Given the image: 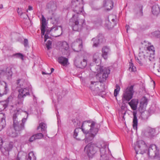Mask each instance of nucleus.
<instances>
[{
  "mask_svg": "<svg viewBox=\"0 0 160 160\" xmlns=\"http://www.w3.org/2000/svg\"><path fill=\"white\" fill-rule=\"evenodd\" d=\"M72 6L73 11L77 14L74 15L70 19L69 25L72 27L73 30H80L82 26L85 22L84 19L80 18V15L78 14L82 13L84 16L83 2L82 0H72Z\"/></svg>",
  "mask_w": 160,
  "mask_h": 160,
  "instance_id": "f257e3e1",
  "label": "nucleus"
},
{
  "mask_svg": "<svg viewBox=\"0 0 160 160\" xmlns=\"http://www.w3.org/2000/svg\"><path fill=\"white\" fill-rule=\"evenodd\" d=\"M96 123L95 122L90 120L83 122L81 128L79 127L75 129L73 134L74 137L76 138L78 136L79 129H80L85 135V138L84 139L85 141L88 142L91 141L98 131V129L95 127Z\"/></svg>",
  "mask_w": 160,
  "mask_h": 160,
  "instance_id": "f03ea898",
  "label": "nucleus"
},
{
  "mask_svg": "<svg viewBox=\"0 0 160 160\" xmlns=\"http://www.w3.org/2000/svg\"><path fill=\"white\" fill-rule=\"evenodd\" d=\"M110 70L108 68L101 67L97 65L96 75L97 79L99 80V83L104 81L108 78L110 73Z\"/></svg>",
  "mask_w": 160,
  "mask_h": 160,
  "instance_id": "7ed1b4c3",
  "label": "nucleus"
},
{
  "mask_svg": "<svg viewBox=\"0 0 160 160\" xmlns=\"http://www.w3.org/2000/svg\"><path fill=\"white\" fill-rule=\"evenodd\" d=\"M122 104L121 109V111L122 112V114H124L123 118H124V116L126 113V110L127 109V107L125 103H128L130 106V87H128L125 90L123 94L122 97Z\"/></svg>",
  "mask_w": 160,
  "mask_h": 160,
  "instance_id": "20e7f679",
  "label": "nucleus"
},
{
  "mask_svg": "<svg viewBox=\"0 0 160 160\" xmlns=\"http://www.w3.org/2000/svg\"><path fill=\"white\" fill-rule=\"evenodd\" d=\"M138 103V100L137 99H133L131 100V108L133 110V118L132 126L134 129L137 130L138 123V119L137 117V106Z\"/></svg>",
  "mask_w": 160,
  "mask_h": 160,
  "instance_id": "39448f33",
  "label": "nucleus"
},
{
  "mask_svg": "<svg viewBox=\"0 0 160 160\" xmlns=\"http://www.w3.org/2000/svg\"><path fill=\"white\" fill-rule=\"evenodd\" d=\"M18 115V112L14 113L13 115V126L16 131L19 132L24 129V124L26 121V118H23L22 122H18L17 116Z\"/></svg>",
  "mask_w": 160,
  "mask_h": 160,
  "instance_id": "423d86ee",
  "label": "nucleus"
},
{
  "mask_svg": "<svg viewBox=\"0 0 160 160\" xmlns=\"http://www.w3.org/2000/svg\"><path fill=\"white\" fill-rule=\"evenodd\" d=\"M134 148L137 154H142L147 152L148 147L144 141L139 140L136 142Z\"/></svg>",
  "mask_w": 160,
  "mask_h": 160,
  "instance_id": "0eeeda50",
  "label": "nucleus"
},
{
  "mask_svg": "<svg viewBox=\"0 0 160 160\" xmlns=\"http://www.w3.org/2000/svg\"><path fill=\"white\" fill-rule=\"evenodd\" d=\"M84 150L86 151L89 158H92L98 150L97 143L96 144L90 143L88 144L84 148Z\"/></svg>",
  "mask_w": 160,
  "mask_h": 160,
  "instance_id": "6e6552de",
  "label": "nucleus"
},
{
  "mask_svg": "<svg viewBox=\"0 0 160 160\" xmlns=\"http://www.w3.org/2000/svg\"><path fill=\"white\" fill-rule=\"evenodd\" d=\"M148 149V155L149 157L152 158H158L160 160V154H159V150L156 145H151Z\"/></svg>",
  "mask_w": 160,
  "mask_h": 160,
  "instance_id": "1a4fd4ad",
  "label": "nucleus"
},
{
  "mask_svg": "<svg viewBox=\"0 0 160 160\" xmlns=\"http://www.w3.org/2000/svg\"><path fill=\"white\" fill-rule=\"evenodd\" d=\"M19 94L18 96L17 103L22 105L23 103V98L27 96H29V90L28 88H21L18 90Z\"/></svg>",
  "mask_w": 160,
  "mask_h": 160,
  "instance_id": "9d476101",
  "label": "nucleus"
},
{
  "mask_svg": "<svg viewBox=\"0 0 160 160\" xmlns=\"http://www.w3.org/2000/svg\"><path fill=\"white\" fill-rule=\"evenodd\" d=\"M101 86V84L98 81H91V82L90 89L91 90L93 95L95 96L99 95L102 92V90L99 88V87Z\"/></svg>",
  "mask_w": 160,
  "mask_h": 160,
  "instance_id": "9b49d317",
  "label": "nucleus"
},
{
  "mask_svg": "<svg viewBox=\"0 0 160 160\" xmlns=\"http://www.w3.org/2000/svg\"><path fill=\"white\" fill-rule=\"evenodd\" d=\"M47 7L49 9V14L52 15L49 18L51 20L55 19V11L57 9L56 4L53 2L51 1L47 4Z\"/></svg>",
  "mask_w": 160,
  "mask_h": 160,
  "instance_id": "f8f14e48",
  "label": "nucleus"
},
{
  "mask_svg": "<svg viewBox=\"0 0 160 160\" xmlns=\"http://www.w3.org/2000/svg\"><path fill=\"white\" fill-rule=\"evenodd\" d=\"M72 47L75 52H79L81 51L82 48V40L80 38L76 39L72 43Z\"/></svg>",
  "mask_w": 160,
  "mask_h": 160,
  "instance_id": "ddd939ff",
  "label": "nucleus"
},
{
  "mask_svg": "<svg viewBox=\"0 0 160 160\" xmlns=\"http://www.w3.org/2000/svg\"><path fill=\"white\" fill-rule=\"evenodd\" d=\"M12 73L10 70L5 71L0 69V82L2 80L6 78L8 80L11 79Z\"/></svg>",
  "mask_w": 160,
  "mask_h": 160,
  "instance_id": "4468645a",
  "label": "nucleus"
},
{
  "mask_svg": "<svg viewBox=\"0 0 160 160\" xmlns=\"http://www.w3.org/2000/svg\"><path fill=\"white\" fill-rule=\"evenodd\" d=\"M97 145L98 146V150L99 149L101 157H105L106 144L104 142L101 141L97 143Z\"/></svg>",
  "mask_w": 160,
  "mask_h": 160,
  "instance_id": "2eb2a0df",
  "label": "nucleus"
},
{
  "mask_svg": "<svg viewBox=\"0 0 160 160\" xmlns=\"http://www.w3.org/2000/svg\"><path fill=\"white\" fill-rule=\"evenodd\" d=\"M62 33V28L61 26H55L52 27L51 36L54 37H58Z\"/></svg>",
  "mask_w": 160,
  "mask_h": 160,
  "instance_id": "dca6fc26",
  "label": "nucleus"
},
{
  "mask_svg": "<svg viewBox=\"0 0 160 160\" xmlns=\"http://www.w3.org/2000/svg\"><path fill=\"white\" fill-rule=\"evenodd\" d=\"M146 53L145 52L144 50V51H142L141 48H140V52L138 54V57H137V59H136L137 62H138L141 65L143 64V61L145 57H149L148 54L145 55L144 53Z\"/></svg>",
  "mask_w": 160,
  "mask_h": 160,
  "instance_id": "f3484780",
  "label": "nucleus"
},
{
  "mask_svg": "<svg viewBox=\"0 0 160 160\" xmlns=\"http://www.w3.org/2000/svg\"><path fill=\"white\" fill-rule=\"evenodd\" d=\"M75 65L78 68H85L87 64V60L83 59L82 61L80 60L79 59H77L74 62Z\"/></svg>",
  "mask_w": 160,
  "mask_h": 160,
  "instance_id": "a211bd4d",
  "label": "nucleus"
},
{
  "mask_svg": "<svg viewBox=\"0 0 160 160\" xmlns=\"http://www.w3.org/2000/svg\"><path fill=\"white\" fill-rule=\"evenodd\" d=\"M113 4L112 0H105L103 2V6L108 10H110L112 8Z\"/></svg>",
  "mask_w": 160,
  "mask_h": 160,
  "instance_id": "6ab92c4d",
  "label": "nucleus"
},
{
  "mask_svg": "<svg viewBox=\"0 0 160 160\" xmlns=\"http://www.w3.org/2000/svg\"><path fill=\"white\" fill-rule=\"evenodd\" d=\"M42 25L41 27V36L42 38L43 36L44 35L45 32L46 25V19L43 15L42 16L41 20Z\"/></svg>",
  "mask_w": 160,
  "mask_h": 160,
  "instance_id": "aec40b11",
  "label": "nucleus"
},
{
  "mask_svg": "<svg viewBox=\"0 0 160 160\" xmlns=\"http://www.w3.org/2000/svg\"><path fill=\"white\" fill-rule=\"evenodd\" d=\"M5 116L3 113H0V131L6 125Z\"/></svg>",
  "mask_w": 160,
  "mask_h": 160,
  "instance_id": "412c9836",
  "label": "nucleus"
},
{
  "mask_svg": "<svg viewBox=\"0 0 160 160\" xmlns=\"http://www.w3.org/2000/svg\"><path fill=\"white\" fill-rule=\"evenodd\" d=\"M145 52H146L147 54H148L149 57H154V48L152 46H150L149 47H147V49L144 50Z\"/></svg>",
  "mask_w": 160,
  "mask_h": 160,
  "instance_id": "4be33fe9",
  "label": "nucleus"
},
{
  "mask_svg": "<svg viewBox=\"0 0 160 160\" xmlns=\"http://www.w3.org/2000/svg\"><path fill=\"white\" fill-rule=\"evenodd\" d=\"M148 100L145 97H143V100L140 103L139 109L142 111H144L148 104Z\"/></svg>",
  "mask_w": 160,
  "mask_h": 160,
  "instance_id": "5701e85b",
  "label": "nucleus"
},
{
  "mask_svg": "<svg viewBox=\"0 0 160 160\" xmlns=\"http://www.w3.org/2000/svg\"><path fill=\"white\" fill-rule=\"evenodd\" d=\"M110 52V49L109 47L107 46H104L103 47L102 49V56L105 59L107 58L108 55Z\"/></svg>",
  "mask_w": 160,
  "mask_h": 160,
  "instance_id": "b1692460",
  "label": "nucleus"
},
{
  "mask_svg": "<svg viewBox=\"0 0 160 160\" xmlns=\"http://www.w3.org/2000/svg\"><path fill=\"white\" fill-rule=\"evenodd\" d=\"M146 133L148 137L150 138H153L156 136L155 130L154 128H148Z\"/></svg>",
  "mask_w": 160,
  "mask_h": 160,
  "instance_id": "393cba45",
  "label": "nucleus"
},
{
  "mask_svg": "<svg viewBox=\"0 0 160 160\" xmlns=\"http://www.w3.org/2000/svg\"><path fill=\"white\" fill-rule=\"evenodd\" d=\"M100 54L98 52L95 53L93 56V61L97 65H99V64L100 63L101 61L100 58L99 56Z\"/></svg>",
  "mask_w": 160,
  "mask_h": 160,
  "instance_id": "a878e982",
  "label": "nucleus"
},
{
  "mask_svg": "<svg viewBox=\"0 0 160 160\" xmlns=\"http://www.w3.org/2000/svg\"><path fill=\"white\" fill-rule=\"evenodd\" d=\"M47 128L46 124L43 122H41L40 123L39 126L37 127V130L40 129V130L39 131L42 132V133L45 134L47 132Z\"/></svg>",
  "mask_w": 160,
  "mask_h": 160,
  "instance_id": "bb28decb",
  "label": "nucleus"
},
{
  "mask_svg": "<svg viewBox=\"0 0 160 160\" xmlns=\"http://www.w3.org/2000/svg\"><path fill=\"white\" fill-rule=\"evenodd\" d=\"M152 12L153 15H158L160 12V8L158 5L157 4L154 5L152 8Z\"/></svg>",
  "mask_w": 160,
  "mask_h": 160,
  "instance_id": "cd10ccee",
  "label": "nucleus"
},
{
  "mask_svg": "<svg viewBox=\"0 0 160 160\" xmlns=\"http://www.w3.org/2000/svg\"><path fill=\"white\" fill-rule=\"evenodd\" d=\"M58 62L63 66H66L68 64V59L63 57H61L58 58Z\"/></svg>",
  "mask_w": 160,
  "mask_h": 160,
  "instance_id": "c85d7f7f",
  "label": "nucleus"
},
{
  "mask_svg": "<svg viewBox=\"0 0 160 160\" xmlns=\"http://www.w3.org/2000/svg\"><path fill=\"white\" fill-rule=\"evenodd\" d=\"M8 102L6 101H2L0 102V112L4 110L7 107Z\"/></svg>",
  "mask_w": 160,
  "mask_h": 160,
  "instance_id": "c756f323",
  "label": "nucleus"
},
{
  "mask_svg": "<svg viewBox=\"0 0 160 160\" xmlns=\"http://www.w3.org/2000/svg\"><path fill=\"white\" fill-rule=\"evenodd\" d=\"M136 89V86L135 84L131 85V99L132 98L133 96L134 93H137Z\"/></svg>",
  "mask_w": 160,
  "mask_h": 160,
  "instance_id": "7c9ffc66",
  "label": "nucleus"
},
{
  "mask_svg": "<svg viewBox=\"0 0 160 160\" xmlns=\"http://www.w3.org/2000/svg\"><path fill=\"white\" fill-rule=\"evenodd\" d=\"M13 146V142H10L6 146H5L4 149L6 151H9L12 149Z\"/></svg>",
  "mask_w": 160,
  "mask_h": 160,
  "instance_id": "2f4dec72",
  "label": "nucleus"
},
{
  "mask_svg": "<svg viewBox=\"0 0 160 160\" xmlns=\"http://www.w3.org/2000/svg\"><path fill=\"white\" fill-rule=\"evenodd\" d=\"M36 158L33 152H31L29 153L28 155L27 160H36Z\"/></svg>",
  "mask_w": 160,
  "mask_h": 160,
  "instance_id": "473e14b6",
  "label": "nucleus"
},
{
  "mask_svg": "<svg viewBox=\"0 0 160 160\" xmlns=\"http://www.w3.org/2000/svg\"><path fill=\"white\" fill-rule=\"evenodd\" d=\"M61 47L62 49L67 50L69 48L68 44L65 41L63 42L62 44Z\"/></svg>",
  "mask_w": 160,
  "mask_h": 160,
  "instance_id": "72a5a7b5",
  "label": "nucleus"
},
{
  "mask_svg": "<svg viewBox=\"0 0 160 160\" xmlns=\"http://www.w3.org/2000/svg\"><path fill=\"white\" fill-rule=\"evenodd\" d=\"M120 87L119 85L117 84L116 85V89H115L114 92V96L115 97H117L118 94L120 90Z\"/></svg>",
  "mask_w": 160,
  "mask_h": 160,
  "instance_id": "f704fd0d",
  "label": "nucleus"
},
{
  "mask_svg": "<svg viewBox=\"0 0 160 160\" xmlns=\"http://www.w3.org/2000/svg\"><path fill=\"white\" fill-rule=\"evenodd\" d=\"M92 41L93 42V47H97L98 44L100 43L99 42L98 39V38H93L92 39Z\"/></svg>",
  "mask_w": 160,
  "mask_h": 160,
  "instance_id": "c9c22d12",
  "label": "nucleus"
},
{
  "mask_svg": "<svg viewBox=\"0 0 160 160\" xmlns=\"http://www.w3.org/2000/svg\"><path fill=\"white\" fill-rule=\"evenodd\" d=\"M13 56L15 57L16 58H20L22 60H23V55L20 53H16L13 54Z\"/></svg>",
  "mask_w": 160,
  "mask_h": 160,
  "instance_id": "e433bc0d",
  "label": "nucleus"
},
{
  "mask_svg": "<svg viewBox=\"0 0 160 160\" xmlns=\"http://www.w3.org/2000/svg\"><path fill=\"white\" fill-rule=\"evenodd\" d=\"M5 83V85L4 88V92H2L1 91H0V97H2L3 95L6 94L7 93L8 90L7 85L6 84V83Z\"/></svg>",
  "mask_w": 160,
  "mask_h": 160,
  "instance_id": "4c0bfd02",
  "label": "nucleus"
},
{
  "mask_svg": "<svg viewBox=\"0 0 160 160\" xmlns=\"http://www.w3.org/2000/svg\"><path fill=\"white\" fill-rule=\"evenodd\" d=\"M96 38H98V39L100 43L102 42L104 40V37L101 34H99Z\"/></svg>",
  "mask_w": 160,
  "mask_h": 160,
  "instance_id": "58836bf2",
  "label": "nucleus"
},
{
  "mask_svg": "<svg viewBox=\"0 0 160 160\" xmlns=\"http://www.w3.org/2000/svg\"><path fill=\"white\" fill-rule=\"evenodd\" d=\"M36 139H41L43 136V134L41 133H39L34 135Z\"/></svg>",
  "mask_w": 160,
  "mask_h": 160,
  "instance_id": "ea45409f",
  "label": "nucleus"
},
{
  "mask_svg": "<svg viewBox=\"0 0 160 160\" xmlns=\"http://www.w3.org/2000/svg\"><path fill=\"white\" fill-rule=\"evenodd\" d=\"M152 34L154 36L157 38H160V31H155L152 33Z\"/></svg>",
  "mask_w": 160,
  "mask_h": 160,
  "instance_id": "a19ab883",
  "label": "nucleus"
},
{
  "mask_svg": "<svg viewBox=\"0 0 160 160\" xmlns=\"http://www.w3.org/2000/svg\"><path fill=\"white\" fill-rule=\"evenodd\" d=\"M131 68L132 72H136L137 69L136 67L133 65V64L132 62V60L131 59Z\"/></svg>",
  "mask_w": 160,
  "mask_h": 160,
  "instance_id": "79ce46f5",
  "label": "nucleus"
},
{
  "mask_svg": "<svg viewBox=\"0 0 160 160\" xmlns=\"http://www.w3.org/2000/svg\"><path fill=\"white\" fill-rule=\"evenodd\" d=\"M112 22L113 23V24L112 25H111V24H110V23L111 24L112 23L111 22V23L110 22L109 20H108L107 21V23L108 25V28H111L112 27H113L114 25H115V23L114 22L115 19L114 18H112Z\"/></svg>",
  "mask_w": 160,
  "mask_h": 160,
  "instance_id": "37998d69",
  "label": "nucleus"
},
{
  "mask_svg": "<svg viewBox=\"0 0 160 160\" xmlns=\"http://www.w3.org/2000/svg\"><path fill=\"white\" fill-rule=\"evenodd\" d=\"M139 11L137 13L138 16H142L143 15L142 6H141L138 9Z\"/></svg>",
  "mask_w": 160,
  "mask_h": 160,
  "instance_id": "c03bdc74",
  "label": "nucleus"
},
{
  "mask_svg": "<svg viewBox=\"0 0 160 160\" xmlns=\"http://www.w3.org/2000/svg\"><path fill=\"white\" fill-rule=\"evenodd\" d=\"M52 42L50 40H48L46 43V47L48 50H49L51 48Z\"/></svg>",
  "mask_w": 160,
  "mask_h": 160,
  "instance_id": "a18cd8bd",
  "label": "nucleus"
},
{
  "mask_svg": "<svg viewBox=\"0 0 160 160\" xmlns=\"http://www.w3.org/2000/svg\"><path fill=\"white\" fill-rule=\"evenodd\" d=\"M24 45L25 47H28V40L25 39L24 40Z\"/></svg>",
  "mask_w": 160,
  "mask_h": 160,
  "instance_id": "49530a36",
  "label": "nucleus"
},
{
  "mask_svg": "<svg viewBox=\"0 0 160 160\" xmlns=\"http://www.w3.org/2000/svg\"><path fill=\"white\" fill-rule=\"evenodd\" d=\"M17 12L18 13V14L21 16L22 14H25V12L23 13L22 12V10L21 9H19V8H18L17 10Z\"/></svg>",
  "mask_w": 160,
  "mask_h": 160,
  "instance_id": "de8ad7c7",
  "label": "nucleus"
},
{
  "mask_svg": "<svg viewBox=\"0 0 160 160\" xmlns=\"http://www.w3.org/2000/svg\"><path fill=\"white\" fill-rule=\"evenodd\" d=\"M36 140L34 135L32 136L29 138V140L30 142H32Z\"/></svg>",
  "mask_w": 160,
  "mask_h": 160,
  "instance_id": "09e8293b",
  "label": "nucleus"
},
{
  "mask_svg": "<svg viewBox=\"0 0 160 160\" xmlns=\"http://www.w3.org/2000/svg\"><path fill=\"white\" fill-rule=\"evenodd\" d=\"M9 135L10 136L13 137H16L17 135V133L15 132H12L11 133H10Z\"/></svg>",
  "mask_w": 160,
  "mask_h": 160,
  "instance_id": "8fccbe9b",
  "label": "nucleus"
},
{
  "mask_svg": "<svg viewBox=\"0 0 160 160\" xmlns=\"http://www.w3.org/2000/svg\"><path fill=\"white\" fill-rule=\"evenodd\" d=\"M49 34H48V33H46L44 36V42H45L47 39L48 38H49L50 37L48 36Z\"/></svg>",
  "mask_w": 160,
  "mask_h": 160,
  "instance_id": "3c124183",
  "label": "nucleus"
},
{
  "mask_svg": "<svg viewBox=\"0 0 160 160\" xmlns=\"http://www.w3.org/2000/svg\"><path fill=\"white\" fill-rule=\"evenodd\" d=\"M52 30V28L50 29H47L46 30V33H48V34H50V35L51 36V30Z\"/></svg>",
  "mask_w": 160,
  "mask_h": 160,
  "instance_id": "603ef678",
  "label": "nucleus"
},
{
  "mask_svg": "<svg viewBox=\"0 0 160 160\" xmlns=\"http://www.w3.org/2000/svg\"><path fill=\"white\" fill-rule=\"evenodd\" d=\"M3 141L1 138H0V149L2 148Z\"/></svg>",
  "mask_w": 160,
  "mask_h": 160,
  "instance_id": "864d4df0",
  "label": "nucleus"
},
{
  "mask_svg": "<svg viewBox=\"0 0 160 160\" xmlns=\"http://www.w3.org/2000/svg\"><path fill=\"white\" fill-rule=\"evenodd\" d=\"M12 96H10L8 98H7V99L6 101L8 103V102L10 100H12Z\"/></svg>",
  "mask_w": 160,
  "mask_h": 160,
  "instance_id": "5fc2aeb1",
  "label": "nucleus"
},
{
  "mask_svg": "<svg viewBox=\"0 0 160 160\" xmlns=\"http://www.w3.org/2000/svg\"><path fill=\"white\" fill-rule=\"evenodd\" d=\"M126 28L127 30V32L128 33V31L129 30L130 27L129 25H126Z\"/></svg>",
  "mask_w": 160,
  "mask_h": 160,
  "instance_id": "6e6d98bb",
  "label": "nucleus"
},
{
  "mask_svg": "<svg viewBox=\"0 0 160 160\" xmlns=\"http://www.w3.org/2000/svg\"><path fill=\"white\" fill-rule=\"evenodd\" d=\"M20 81H21L20 79H18L17 81V85H18L20 87H21V84H19Z\"/></svg>",
  "mask_w": 160,
  "mask_h": 160,
  "instance_id": "4d7b16f0",
  "label": "nucleus"
},
{
  "mask_svg": "<svg viewBox=\"0 0 160 160\" xmlns=\"http://www.w3.org/2000/svg\"><path fill=\"white\" fill-rule=\"evenodd\" d=\"M51 72L50 73H48L49 75H50L51 74V73L53 72L54 71V69L53 68H52L51 69Z\"/></svg>",
  "mask_w": 160,
  "mask_h": 160,
  "instance_id": "13d9d810",
  "label": "nucleus"
},
{
  "mask_svg": "<svg viewBox=\"0 0 160 160\" xmlns=\"http://www.w3.org/2000/svg\"><path fill=\"white\" fill-rule=\"evenodd\" d=\"M28 10H32V7L30 6H28Z\"/></svg>",
  "mask_w": 160,
  "mask_h": 160,
  "instance_id": "bf43d9fd",
  "label": "nucleus"
},
{
  "mask_svg": "<svg viewBox=\"0 0 160 160\" xmlns=\"http://www.w3.org/2000/svg\"><path fill=\"white\" fill-rule=\"evenodd\" d=\"M42 74L44 75V74H47V75H48V73H46L44 72H43V71H42Z\"/></svg>",
  "mask_w": 160,
  "mask_h": 160,
  "instance_id": "052dcab7",
  "label": "nucleus"
},
{
  "mask_svg": "<svg viewBox=\"0 0 160 160\" xmlns=\"http://www.w3.org/2000/svg\"><path fill=\"white\" fill-rule=\"evenodd\" d=\"M33 100L35 101H36V98L35 97V96L34 95H33Z\"/></svg>",
  "mask_w": 160,
  "mask_h": 160,
  "instance_id": "680f3d73",
  "label": "nucleus"
},
{
  "mask_svg": "<svg viewBox=\"0 0 160 160\" xmlns=\"http://www.w3.org/2000/svg\"><path fill=\"white\" fill-rule=\"evenodd\" d=\"M3 8V6L2 4H0V9H2Z\"/></svg>",
  "mask_w": 160,
  "mask_h": 160,
  "instance_id": "e2e57ef3",
  "label": "nucleus"
},
{
  "mask_svg": "<svg viewBox=\"0 0 160 160\" xmlns=\"http://www.w3.org/2000/svg\"><path fill=\"white\" fill-rule=\"evenodd\" d=\"M64 160H69V159L68 158H65L64 159Z\"/></svg>",
  "mask_w": 160,
  "mask_h": 160,
  "instance_id": "0e129e2a",
  "label": "nucleus"
},
{
  "mask_svg": "<svg viewBox=\"0 0 160 160\" xmlns=\"http://www.w3.org/2000/svg\"><path fill=\"white\" fill-rule=\"evenodd\" d=\"M17 160H20V158H19L18 157V156L17 158Z\"/></svg>",
  "mask_w": 160,
  "mask_h": 160,
  "instance_id": "69168bd1",
  "label": "nucleus"
},
{
  "mask_svg": "<svg viewBox=\"0 0 160 160\" xmlns=\"http://www.w3.org/2000/svg\"><path fill=\"white\" fill-rule=\"evenodd\" d=\"M128 69H129V70L130 69V67Z\"/></svg>",
  "mask_w": 160,
  "mask_h": 160,
  "instance_id": "338daca9",
  "label": "nucleus"
},
{
  "mask_svg": "<svg viewBox=\"0 0 160 160\" xmlns=\"http://www.w3.org/2000/svg\"><path fill=\"white\" fill-rule=\"evenodd\" d=\"M154 84H155V82H154Z\"/></svg>",
  "mask_w": 160,
  "mask_h": 160,
  "instance_id": "774afa93",
  "label": "nucleus"
}]
</instances>
